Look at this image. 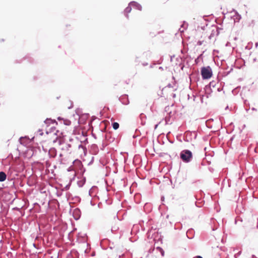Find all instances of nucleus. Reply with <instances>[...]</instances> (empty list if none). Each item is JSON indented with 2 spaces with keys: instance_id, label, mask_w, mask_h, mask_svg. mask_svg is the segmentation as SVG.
<instances>
[{
  "instance_id": "obj_10",
  "label": "nucleus",
  "mask_w": 258,
  "mask_h": 258,
  "mask_svg": "<svg viewBox=\"0 0 258 258\" xmlns=\"http://www.w3.org/2000/svg\"><path fill=\"white\" fill-rule=\"evenodd\" d=\"M158 125V124H156V125H155V129H156V128H157V127Z\"/></svg>"
},
{
  "instance_id": "obj_11",
  "label": "nucleus",
  "mask_w": 258,
  "mask_h": 258,
  "mask_svg": "<svg viewBox=\"0 0 258 258\" xmlns=\"http://www.w3.org/2000/svg\"><path fill=\"white\" fill-rule=\"evenodd\" d=\"M175 97H176V95H175V94H173V98H175Z\"/></svg>"
},
{
  "instance_id": "obj_4",
  "label": "nucleus",
  "mask_w": 258,
  "mask_h": 258,
  "mask_svg": "<svg viewBox=\"0 0 258 258\" xmlns=\"http://www.w3.org/2000/svg\"><path fill=\"white\" fill-rule=\"evenodd\" d=\"M7 175L4 172H0V181L2 182L6 179Z\"/></svg>"
},
{
  "instance_id": "obj_8",
  "label": "nucleus",
  "mask_w": 258,
  "mask_h": 258,
  "mask_svg": "<svg viewBox=\"0 0 258 258\" xmlns=\"http://www.w3.org/2000/svg\"><path fill=\"white\" fill-rule=\"evenodd\" d=\"M184 29H182V27L181 28H180L179 29H178V31H179L180 32H183L184 31Z\"/></svg>"
},
{
  "instance_id": "obj_9",
  "label": "nucleus",
  "mask_w": 258,
  "mask_h": 258,
  "mask_svg": "<svg viewBox=\"0 0 258 258\" xmlns=\"http://www.w3.org/2000/svg\"><path fill=\"white\" fill-rule=\"evenodd\" d=\"M193 258H203V257L201 256L198 255V256L194 257Z\"/></svg>"
},
{
  "instance_id": "obj_3",
  "label": "nucleus",
  "mask_w": 258,
  "mask_h": 258,
  "mask_svg": "<svg viewBox=\"0 0 258 258\" xmlns=\"http://www.w3.org/2000/svg\"><path fill=\"white\" fill-rule=\"evenodd\" d=\"M131 6L133 7V8L138 10L139 11L142 10V6L139 3L136 2H132L131 3Z\"/></svg>"
},
{
  "instance_id": "obj_1",
  "label": "nucleus",
  "mask_w": 258,
  "mask_h": 258,
  "mask_svg": "<svg viewBox=\"0 0 258 258\" xmlns=\"http://www.w3.org/2000/svg\"><path fill=\"white\" fill-rule=\"evenodd\" d=\"M180 159L185 163L190 162L192 159V154L188 150L182 151L180 154Z\"/></svg>"
},
{
  "instance_id": "obj_2",
  "label": "nucleus",
  "mask_w": 258,
  "mask_h": 258,
  "mask_svg": "<svg viewBox=\"0 0 258 258\" xmlns=\"http://www.w3.org/2000/svg\"><path fill=\"white\" fill-rule=\"evenodd\" d=\"M201 75L204 79H208L212 76V72L210 67H203L201 69Z\"/></svg>"
},
{
  "instance_id": "obj_6",
  "label": "nucleus",
  "mask_w": 258,
  "mask_h": 258,
  "mask_svg": "<svg viewBox=\"0 0 258 258\" xmlns=\"http://www.w3.org/2000/svg\"><path fill=\"white\" fill-rule=\"evenodd\" d=\"M112 127H113V129L117 130L119 127V124L117 122H114L112 124Z\"/></svg>"
},
{
  "instance_id": "obj_7",
  "label": "nucleus",
  "mask_w": 258,
  "mask_h": 258,
  "mask_svg": "<svg viewBox=\"0 0 258 258\" xmlns=\"http://www.w3.org/2000/svg\"><path fill=\"white\" fill-rule=\"evenodd\" d=\"M63 122H64V123L66 125H70V124H71V121H70V120H64L63 121Z\"/></svg>"
},
{
  "instance_id": "obj_5",
  "label": "nucleus",
  "mask_w": 258,
  "mask_h": 258,
  "mask_svg": "<svg viewBox=\"0 0 258 258\" xmlns=\"http://www.w3.org/2000/svg\"><path fill=\"white\" fill-rule=\"evenodd\" d=\"M132 8H133V7L131 6V3H130L129 5L128 6V7H127L126 8V9H125L124 12L126 14H128V13H130L131 11H132Z\"/></svg>"
}]
</instances>
